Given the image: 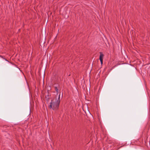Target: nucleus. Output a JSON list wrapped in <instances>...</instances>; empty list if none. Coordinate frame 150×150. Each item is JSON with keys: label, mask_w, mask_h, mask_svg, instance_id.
<instances>
[{"label": "nucleus", "mask_w": 150, "mask_h": 150, "mask_svg": "<svg viewBox=\"0 0 150 150\" xmlns=\"http://www.w3.org/2000/svg\"><path fill=\"white\" fill-rule=\"evenodd\" d=\"M60 94H59V95H57L53 98L49 105L50 109L54 110L58 109L60 102Z\"/></svg>", "instance_id": "f257e3e1"}, {"label": "nucleus", "mask_w": 150, "mask_h": 150, "mask_svg": "<svg viewBox=\"0 0 150 150\" xmlns=\"http://www.w3.org/2000/svg\"><path fill=\"white\" fill-rule=\"evenodd\" d=\"M100 55L99 57V59L100 61L101 64H102L103 62V58L104 57V55L101 52H100Z\"/></svg>", "instance_id": "f03ea898"}, {"label": "nucleus", "mask_w": 150, "mask_h": 150, "mask_svg": "<svg viewBox=\"0 0 150 150\" xmlns=\"http://www.w3.org/2000/svg\"><path fill=\"white\" fill-rule=\"evenodd\" d=\"M55 89H56V91L57 92V94L56 96H57V95H59V94H58V89L57 88V87H56Z\"/></svg>", "instance_id": "7ed1b4c3"}]
</instances>
